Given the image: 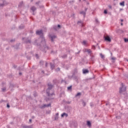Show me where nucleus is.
<instances>
[{
	"label": "nucleus",
	"instance_id": "obj_1",
	"mask_svg": "<svg viewBox=\"0 0 128 128\" xmlns=\"http://www.w3.org/2000/svg\"><path fill=\"white\" fill-rule=\"evenodd\" d=\"M33 44L34 46H41L42 48H44V50H49L48 46H46V40L44 39V37L40 36L38 39H36L33 42Z\"/></svg>",
	"mask_w": 128,
	"mask_h": 128
},
{
	"label": "nucleus",
	"instance_id": "obj_2",
	"mask_svg": "<svg viewBox=\"0 0 128 128\" xmlns=\"http://www.w3.org/2000/svg\"><path fill=\"white\" fill-rule=\"evenodd\" d=\"M48 88L46 90V92L48 96H54V91L52 90V88H54V86L52 84L50 83L48 84Z\"/></svg>",
	"mask_w": 128,
	"mask_h": 128
},
{
	"label": "nucleus",
	"instance_id": "obj_3",
	"mask_svg": "<svg viewBox=\"0 0 128 128\" xmlns=\"http://www.w3.org/2000/svg\"><path fill=\"white\" fill-rule=\"evenodd\" d=\"M126 88L124 86V84L122 83V87L120 88L119 91L120 94H122L124 92H126Z\"/></svg>",
	"mask_w": 128,
	"mask_h": 128
},
{
	"label": "nucleus",
	"instance_id": "obj_4",
	"mask_svg": "<svg viewBox=\"0 0 128 128\" xmlns=\"http://www.w3.org/2000/svg\"><path fill=\"white\" fill-rule=\"evenodd\" d=\"M104 40L106 42H112V39H110V38L108 36H104Z\"/></svg>",
	"mask_w": 128,
	"mask_h": 128
},
{
	"label": "nucleus",
	"instance_id": "obj_5",
	"mask_svg": "<svg viewBox=\"0 0 128 128\" xmlns=\"http://www.w3.org/2000/svg\"><path fill=\"white\" fill-rule=\"evenodd\" d=\"M36 34L38 36H44V33L42 32V30H37L36 32Z\"/></svg>",
	"mask_w": 128,
	"mask_h": 128
},
{
	"label": "nucleus",
	"instance_id": "obj_6",
	"mask_svg": "<svg viewBox=\"0 0 128 128\" xmlns=\"http://www.w3.org/2000/svg\"><path fill=\"white\" fill-rule=\"evenodd\" d=\"M84 10L85 11H82L80 12V14H82L83 16H84V18L86 17V11L88 10V8H85Z\"/></svg>",
	"mask_w": 128,
	"mask_h": 128
},
{
	"label": "nucleus",
	"instance_id": "obj_7",
	"mask_svg": "<svg viewBox=\"0 0 128 128\" xmlns=\"http://www.w3.org/2000/svg\"><path fill=\"white\" fill-rule=\"evenodd\" d=\"M84 52H88V54H92V51L90 49H84Z\"/></svg>",
	"mask_w": 128,
	"mask_h": 128
},
{
	"label": "nucleus",
	"instance_id": "obj_8",
	"mask_svg": "<svg viewBox=\"0 0 128 128\" xmlns=\"http://www.w3.org/2000/svg\"><path fill=\"white\" fill-rule=\"evenodd\" d=\"M24 42L25 44H32V40L28 39V38H26Z\"/></svg>",
	"mask_w": 128,
	"mask_h": 128
},
{
	"label": "nucleus",
	"instance_id": "obj_9",
	"mask_svg": "<svg viewBox=\"0 0 128 128\" xmlns=\"http://www.w3.org/2000/svg\"><path fill=\"white\" fill-rule=\"evenodd\" d=\"M50 106V104H44V106H41V108H48L49 106Z\"/></svg>",
	"mask_w": 128,
	"mask_h": 128
},
{
	"label": "nucleus",
	"instance_id": "obj_10",
	"mask_svg": "<svg viewBox=\"0 0 128 128\" xmlns=\"http://www.w3.org/2000/svg\"><path fill=\"white\" fill-rule=\"evenodd\" d=\"M2 3L3 4H0V6H6V4H6V1L4 0H2Z\"/></svg>",
	"mask_w": 128,
	"mask_h": 128
},
{
	"label": "nucleus",
	"instance_id": "obj_11",
	"mask_svg": "<svg viewBox=\"0 0 128 128\" xmlns=\"http://www.w3.org/2000/svg\"><path fill=\"white\" fill-rule=\"evenodd\" d=\"M50 38H51L52 42H54V38H56V36L54 35H53V36H50Z\"/></svg>",
	"mask_w": 128,
	"mask_h": 128
},
{
	"label": "nucleus",
	"instance_id": "obj_12",
	"mask_svg": "<svg viewBox=\"0 0 128 128\" xmlns=\"http://www.w3.org/2000/svg\"><path fill=\"white\" fill-rule=\"evenodd\" d=\"M83 74H88L90 71L88 70V69H83L82 70Z\"/></svg>",
	"mask_w": 128,
	"mask_h": 128
},
{
	"label": "nucleus",
	"instance_id": "obj_13",
	"mask_svg": "<svg viewBox=\"0 0 128 128\" xmlns=\"http://www.w3.org/2000/svg\"><path fill=\"white\" fill-rule=\"evenodd\" d=\"M66 116V118H68V114L66 113H63L62 114L61 116L62 118H64V116Z\"/></svg>",
	"mask_w": 128,
	"mask_h": 128
},
{
	"label": "nucleus",
	"instance_id": "obj_14",
	"mask_svg": "<svg viewBox=\"0 0 128 128\" xmlns=\"http://www.w3.org/2000/svg\"><path fill=\"white\" fill-rule=\"evenodd\" d=\"M87 126L89 128H92V123L90 121H87Z\"/></svg>",
	"mask_w": 128,
	"mask_h": 128
},
{
	"label": "nucleus",
	"instance_id": "obj_15",
	"mask_svg": "<svg viewBox=\"0 0 128 128\" xmlns=\"http://www.w3.org/2000/svg\"><path fill=\"white\" fill-rule=\"evenodd\" d=\"M31 10L33 12H34L35 10H36V8L34 6H32L30 8Z\"/></svg>",
	"mask_w": 128,
	"mask_h": 128
},
{
	"label": "nucleus",
	"instance_id": "obj_16",
	"mask_svg": "<svg viewBox=\"0 0 128 128\" xmlns=\"http://www.w3.org/2000/svg\"><path fill=\"white\" fill-rule=\"evenodd\" d=\"M50 66L52 70H54V64H52V63H50Z\"/></svg>",
	"mask_w": 128,
	"mask_h": 128
},
{
	"label": "nucleus",
	"instance_id": "obj_17",
	"mask_svg": "<svg viewBox=\"0 0 128 128\" xmlns=\"http://www.w3.org/2000/svg\"><path fill=\"white\" fill-rule=\"evenodd\" d=\"M72 86H70L68 87V90H72Z\"/></svg>",
	"mask_w": 128,
	"mask_h": 128
},
{
	"label": "nucleus",
	"instance_id": "obj_18",
	"mask_svg": "<svg viewBox=\"0 0 128 128\" xmlns=\"http://www.w3.org/2000/svg\"><path fill=\"white\" fill-rule=\"evenodd\" d=\"M23 128H32V126H23Z\"/></svg>",
	"mask_w": 128,
	"mask_h": 128
},
{
	"label": "nucleus",
	"instance_id": "obj_19",
	"mask_svg": "<svg viewBox=\"0 0 128 128\" xmlns=\"http://www.w3.org/2000/svg\"><path fill=\"white\" fill-rule=\"evenodd\" d=\"M100 56L102 60H104V56L102 54H100Z\"/></svg>",
	"mask_w": 128,
	"mask_h": 128
},
{
	"label": "nucleus",
	"instance_id": "obj_20",
	"mask_svg": "<svg viewBox=\"0 0 128 128\" xmlns=\"http://www.w3.org/2000/svg\"><path fill=\"white\" fill-rule=\"evenodd\" d=\"M120 6H124V1L120 2Z\"/></svg>",
	"mask_w": 128,
	"mask_h": 128
},
{
	"label": "nucleus",
	"instance_id": "obj_21",
	"mask_svg": "<svg viewBox=\"0 0 128 128\" xmlns=\"http://www.w3.org/2000/svg\"><path fill=\"white\" fill-rule=\"evenodd\" d=\"M81 24V26H84V24H82V21H78V24Z\"/></svg>",
	"mask_w": 128,
	"mask_h": 128
},
{
	"label": "nucleus",
	"instance_id": "obj_22",
	"mask_svg": "<svg viewBox=\"0 0 128 128\" xmlns=\"http://www.w3.org/2000/svg\"><path fill=\"white\" fill-rule=\"evenodd\" d=\"M82 96V93L78 92L76 95V96Z\"/></svg>",
	"mask_w": 128,
	"mask_h": 128
},
{
	"label": "nucleus",
	"instance_id": "obj_23",
	"mask_svg": "<svg viewBox=\"0 0 128 128\" xmlns=\"http://www.w3.org/2000/svg\"><path fill=\"white\" fill-rule=\"evenodd\" d=\"M54 120H58V116H56Z\"/></svg>",
	"mask_w": 128,
	"mask_h": 128
},
{
	"label": "nucleus",
	"instance_id": "obj_24",
	"mask_svg": "<svg viewBox=\"0 0 128 128\" xmlns=\"http://www.w3.org/2000/svg\"><path fill=\"white\" fill-rule=\"evenodd\" d=\"M6 88H2V92H6Z\"/></svg>",
	"mask_w": 128,
	"mask_h": 128
},
{
	"label": "nucleus",
	"instance_id": "obj_25",
	"mask_svg": "<svg viewBox=\"0 0 128 128\" xmlns=\"http://www.w3.org/2000/svg\"><path fill=\"white\" fill-rule=\"evenodd\" d=\"M40 64H42V66L44 65V61L41 60L40 62Z\"/></svg>",
	"mask_w": 128,
	"mask_h": 128
},
{
	"label": "nucleus",
	"instance_id": "obj_26",
	"mask_svg": "<svg viewBox=\"0 0 128 128\" xmlns=\"http://www.w3.org/2000/svg\"><path fill=\"white\" fill-rule=\"evenodd\" d=\"M82 44L84 46H86V41H83Z\"/></svg>",
	"mask_w": 128,
	"mask_h": 128
},
{
	"label": "nucleus",
	"instance_id": "obj_27",
	"mask_svg": "<svg viewBox=\"0 0 128 128\" xmlns=\"http://www.w3.org/2000/svg\"><path fill=\"white\" fill-rule=\"evenodd\" d=\"M124 42H128V38H124Z\"/></svg>",
	"mask_w": 128,
	"mask_h": 128
},
{
	"label": "nucleus",
	"instance_id": "obj_28",
	"mask_svg": "<svg viewBox=\"0 0 128 128\" xmlns=\"http://www.w3.org/2000/svg\"><path fill=\"white\" fill-rule=\"evenodd\" d=\"M56 70V72H60V68H58Z\"/></svg>",
	"mask_w": 128,
	"mask_h": 128
},
{
	"label": "nucleus",
	"instance_id": "obj_29",
	"mask_svg": "<svg viewBox=\"0 0 128 128\" xmlns=\"http://www.w3.org/2000/svg\"><path fill=\"white\" fill-rule=\"evenodd\" d=\"M82 104H83L84 106L86 105V104L84 101H82Z\"/></svg>",
	"mask_w": 128,
	"mask_h": 128
},
{
	"label": "nucleus",
	"instance_id": "obj_30",
	"mask_svg": "<svg viewBox=\"0 0 128 128\" xmlns=\"http://www.w3.org/2000/svg\"><path fill=\"white\" fill-rule=\"evenodd\" d=\"M104 14H108V10H104Z\"/></svg>",
	"mask_w": 128,
	"mask_h": 128
},
{
	"label": "nucleus",
	"instance_id": "obj_31",
	"mask_svg": "<svg viewBox=\"0 0 128 128\" xmlns=\"http://www.w3.org/2000/svg\"><path fill=\"white\" fill-rule=\"evenodd\" d=\"M15 41H16L15 40H10V42H15Z\"/></svg>",
	"mask_w": 128,
	"mask_h": 128
},
{
	"label": "nucleus",
	"instance_id": "obj_32",
	"mask_svg": "<svg viewBox=\"0 0 128 128\" xmlns=\"http://www.w3.org/2000/svg\"><path fill=\"white\" fill-rule=\"evenodd\" d=\"M66 56H67L66 54H64L62 56V58H66Z\"/></svg>",
	"mask_w": 128,
	"mask_h": 128
},
{
	"label": "nucleus",
	"instance_id": "obj_33",
	"mask_svg": "<svg viewBox=\"0 0 128 128\" xmlns=\"http://www.w3.org/2000/svg\"><path fill=\"white\" fill-rule=\"evenodd\" d=\"M7 108H10V106L8 104H7Z\"/></svg>",
	"mask_w": 128,
	"mask_h": 128
},
{
	"label": "nucleus",
	"instance_id": "obj_34",
	"mask_svg": "<svg viewBox=\"0 0 128 128\" xmlns=\"http://www.w3.org/2000/svg\"><path fill=\"white\" fill-rule=\"evenodd\" d=\"M94 56H92V58H91V60L94 61Z\"/></svg>",
	"mask_w": 128,
	"mask_h": 128
},
{
	"label": "nucleus",
	"instance_id": "obj_35",
	"mask_svg": "<svg viewBox=\"0 0 128 128\" xmlns=\"http://www.w3.org/2000/svg\"><path fill=\"white\" fill-rule=\"evenodd\" d=\"M112 60H116V58L112 57Z\"/></svg>",
	"mask_w": 128,
	"mask_h": 128
},
{
	"label": "nucleus",
	"instance_id": "obj_36",
	"mask_svg": "<svg viewBox=\"0 0 128 128\" xmlns=\"http://www.w3.org/2000/svg\"><path fill=\"white\" fill-rule=\"evenodd\" d=\"M36 58H38V54H36Z\"/></svg>",
	"mask_w": 128,
	"mask_h": 128
},
{
	"label": "nucleus",
	"instance_id": "obj_37",
	"mask_svg": "<svg viewBox=\"0 0 128 128\" xmlns=\"http://www.w3.org/2000/svg\"><path fill=\"white\" fill-rule=\"evenodd\" d=\"M48 64V63L46 62V68H47Z\"/></svg>",
	"mask_w": 128,
	"mask_h": 128
},
{
	"label": "nucleus",
	"instance_id": "obj_38",
	"mask_svg": "<svg viewBox=\"0 0 128 128\" xmlns=\"http://www.w3.org/2000/svg\"><path fill=\"white\" fill-rule=\"evenodd\" d=\"M58 28H60V25L58 24Z\"/></svg>",
	"mask_w": 128,
	"mask_h": 128
},
{
	"label": "nucleus",
	"instance_id": "obj_39",
	"mask_svg": "<svg viewBox=\"0 0 128 128\" xmlns=\"http://www.w3.org/2000/svg\"><path fill=\"white\" fill-rule=\"evenodd\" d=\"M54 30H56V26H54Z\"/></svg>",
	"mask_w": 128,
	"mask_h": 128
},
{
	"label": "nucleus",
	"instance_id": "obj_40",
	"mask_svg": "<svg viewBox=\"0 0 128 128\" xmlns=\"http://www.w3.org/2000/svg\"><path fill=\"white\" fill-rule=\"evenodd\" d=\"M108 8H112V6L109 5V6H108Z\"/></svg>",
	"mask_w": 128,
	"mask_h": 128
},
{
	"label": "nucleus",
	"instance_id": "obj_41",
	"mask_svg": "<svg viewBox=\"0 0 128 128\" xmlns=\"http://www.w3.org/2000/svg\"><path fill=\"white\" fill-rule=\"evenodd\" d=\"M96 22H98V19H96Z\"/></svg>",
	"mask_w": 128,
	"mask_h": 128
},
{
	"label": "nucleus",
	"instance_id": "obj_42",
	"mask_svg": "<svg viewBox=\"0 0 128 128\" xmlns=\"http://www.w3.org/2000/svg\"><path fill=\"white\" fill-rule=\"evenodd\" d=\"M120 22H124V20L121 19V20H120Z\"/></svg>",
	"mask_w": 128,
	"mask_h": 128
},
{
	"label": "nucleus",
	"instance_id": "obj_43",
	"mask_svg": "<svg viewBox=\"0 0 128 128\" xmlns=\"http://www.w3.org/2000/svg\"><path fill=\"white\" fill-rule=\"evenodd\" d=\"M40 4V2H36V4Z\"/></svg>",
	"mask_w": 128,
	"mask_h": 128
},
{
	"label": "nucleus",
	"instance_id": "obj_44",
	"mask_svg": "<svg viewBox=\"0 0 128 128\" xmlns=\"http://www.w3.org/2000/svg\"><path fill=\"white\" fill-rule=\"evenodd\" d=\"M29 122H32V119H30Z\"/></svg>",
	"mask_w": 128,
	"mask_h": 128
},
{
	"label": "nucleus",
	"instance_id": "obj_45",
	"mask_svg": "<svg viewBox=\"0 0 128 128\" xmlns=\"http://www.w3.org/2000/svg\"><path fill=\"white\" fill-rule=\"evenodd\" d=\"M24 4L23 2H21L20 3V4Z\"/></svg>",
	"mask_w": 128,
	"mask_h": 128
},
{
	"label": "nucleus",
	"instance_id": "obj_46",
	"mask_svg": "<svg viewBox=\"0 0 128 128\" xmlns=\"http://www.w3.org/2000/svg\"><path fill=\"white\" fill-rule=\"evenodd\" d=\"M94 106V104H90V106H92H92Z\"/></svg>",
	"mask_w": 128,
	"mask_h": 128
},
{
	"label": "nucleus",
	"instance_id": "obj_47",
	"mask_svg": "<svg viewBox=\"0 0 128 128\" xmlns=\"http://www.w3.org/2000/svg\"><path fill=\"white\" fill-rule=\"evenodd\" d=\"M56 116H58V113L56 114Z\"/></svg>",
	"mask_w": 128,
	"mask_h": 128
},
{
	"label": "nucleus",
	"instance_id": "obj_48",
	"mask_svg": "<svg viewBox=\"0 0 128 128\" xmlns=\"http://www.w3.org/2000/svg\"><path fill=\"white\" fill-rule=\"evenodd\" d=\"M31 34H34V32L32 31H30Z\"/></svg>",
	"mask_w": 128,
	"mask_h": 128
},
{
	"label": "nucleus",
	"instance_id": "obj_49",
	"mask_svg": "<svg viewBox=\"0 0 128 128\" xmlns=\"http://www.w3.org/2000/svg\"><path fill=\"white\" fill-rule=\"evenodd\" d=\"M121 26H124V24L122 23H121Z\"/></svg>",
	"mask_w": 128,
	"mask_h": 128
},
{
	"label": "nucleus",
	"instance_id": "obj_50",
	"mask_svg": "<svg viewBox=\"0 0 128 128\" xmlns=\"http://www.w3.org/2000/svg\"><path fill=\"white\" fill-rule=\"evenodd\" d=\"M74 2V1H72V2Z\"/></svg>",
	"mask_w": 128,
	"mask_h": 128
},
{
	"label": "nucleus",
	"instance_id": "obj_51",
	"mask_svg": "<svg viewBox=\"0 0 128 128\" xmlns=\"http://www.w3.org/2000/svg\"><path fill=\"white\" fill-rule=\"evenodd\" d=\"M32 118H34V116H32Z\"/></svg>",
	"mask_w": 128,
	"mask_h": 128
},
{
	"label": "nucleus",
	"instance_id": "obj_52",
	"mask_svg": "<svg viewBox=\"0 0 128 128\" xmlns=\"http://www.w3.org/2000/svg\"><path fill=\"white\" fill-rule=\"evenodd\" d=\"M10 86H12V85L10 84Z\"/></svg>",
	"mask_w": 128,
	"mask_h": 128
},
{
	"label": "nucleus",
	"instance_id": "obj_53",
	"mask_svg": "<svg viewBox=\"0 0 128 128\" xmlns=\"http://www.w3.org/2000/svg\"><path fill=\"white\" fill-rule=\"evenodd\" d=\"M19 74H22V73H21V72H20Z\"/></svg>",
	"mask_w": 128,
	"mask_h": 128
},
{
	"label": "nucleus",
	"instance_id": "obj_54",
	"mask_svg": "<svg viewBox=\"0 0 128 128\" xmlns=\"http://www.w3.org/2000/svg\"><path fill=\"white\" fill-rule=\"evenodd\" d=\"M22 40H24V38H22Z\"/></svg>",
	"mask_w": 128,
	"mask_h": 128
},
{
	"label": "nucleus",
	"instance_id": "obj_55",
	"mask_svg": "<svg viewBox=\"0 0 128 128\" xmlns=\"http://www.w3.org/2000/svg\"><path fill=\"white\" fill-rule=\"evenodd\" d=\"M93 48H96L94 46H93Z\"/></svg>",
	"mask_w": 128,
	"mask_h": 128
},
{
	"label": "nucleus",
	"instance_id": "obj_56",
	"mask_svg": "<svg viewBox=\"0 0 128 128\" xmlns=\"http://www.w3.org/2000/svg\"><path fill=\"white\" fill-rule=\"evenodd\" d=\"M106 106H108V104H106Z\"/></svg>",
	"mask_w": 128,
	"mask_h": 128
},
{
	"label": "nucleus",
	"instance_id": "obj_57",
	"mask_svg": "<svg viewBox=\"0 0 128 128\" xmlns=\"http://www.w3.org/2000/svg\"><path fill=\"white\" fill-rule=\"evenodd\" d=\"M78 54H80V52Z\"/></svg>",
	"mask_w": 128,
	"mask_h": 128
},
{
	"label": "nucleus",
	"instance_id": "obj_58",
	"mask_svg": "<svg viewBox=\"0 0 128 128\" xmlns=\"http://www.w3.org/2000/svg\"><path fill=\"white\" fill-rule=\"evenodd\" d=\"M80 2V0H79Z\"/></svg>",
	"mask_w": 128,
	"mask_h": 128
}]
</instances>
